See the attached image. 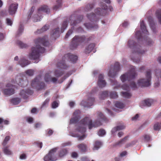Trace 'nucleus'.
Masks as SVG:
<instances>
[{"mask_svg":"<svg viewBox=\"0 0 161 161\" xmlns=\"http://www.w3.org/2000/svg\"><path fill=\"white\" fill-rule=\"evenodd\" d=\"M98 118L93 124L89 118L86 117L83 119L80 122L79 126L76 130V134H71L73 136L77 137L79 140H82L86 136L85 132L86 131V126L88 125L89 129H91L93 127H97L102 125L101 121H106L107 119L103 114L100 112L97 113Z\"/></svg>","mask_w":161,"mask_h":161,"instance_id":"1","label":"nucleus"},{"mask_svg":"<svg viewBox=\"0 0 161 161\" xmlns=\"http://www.w3.org/2000/svg\"><path fill=\"white\" fill-rule=\"evenodd\" d=\"M35 42L36 45V47L32 48L31 52L29 55V58L31 59H38L39 57V53H43L44 52L45 49L40 47V44L46 46L48 44L47 36L42 38H37L35 40Z\"/></svg>","mask_w":161,"mask_h":161,"instance_id":"2","label":"nucleus"},{"mask_svg":"<svg viewBox=\"0 0 161 161\" xmlns=\"http://www.w3.org/2000/svg\"><path fill=\"white\" fill-rule=\"evenodd\" d=\"M137 74L134 68L129 71L127 73L123 74L120 77V79L123 82H127L130 84V86L124 84L121 88L124 90H128L130 88L135 90L137 88V86L133 80L136 76Z\"/></svg>","mask_w":161,"mask_h":161,"instance_id":"3","label":"nucleus"},{"mask_svg":"<svg viewBox=\"0 0 161 161\" xmlns=\"http://www.w3.org/2000/svg\"><path fill=\"white\" fill-rule=\"evenodd\" d=\"M100 6L101 7L102 9L100 8H97L95 10V14H92L87 15L88 18L91 21H97L99 17L98 16L100 15H104L106 13V10L108 9V7L103 4V3L100 4Z\"/></svg>","mask_w":161,"mask_h":161,"instance_id":"4","label":"nucleus"},{"mask_svg":"<svg viewBox=\"0 0 161 161\" xmlns=\"http://www.w3.org/2000/svg\"><path fill=\"white\" fill-rule=\"evenodd\" d=\"M151 71L150 70H148L146 72V78L139 80L138 81V85L142 86H149L151 84Z\"/></svg>","mask_w":161,"mask_h":161,"instance_id":"5","label":"nucleus"},{"mask_svg":"<svg viewBox=\"0 0 161 161\" xmlns=\"http://www.w3.org/2000/svg\"><path fill=\"white\" fill-rule=\"evenodd\" d=\"M95 92L92 91L87 95V99L83 100L81 103V105L84 107H89L92 106L94 102L95 99L93 97Z\"/></svg>","mask_w":161,"mask_h":161,"instance_id":"6","label":"nucleus"},{"mask_svg":"<svg viewBox=\"0 0 161 161\" xmlns=\"http://www.w3.org/2000/svg\"><path fill=\"white\" fill-rule=\"evenodd\" d=\"M57 150V148H55L51 150L49 153L44 158L45 161H54L56 160L58 158L55 155L56 152Z\"/></svg>","mask_w":161,"mask_h":161,"instance_id":"7","label":"nucleus"},{"mask_svg":"<svg viewBox=\"0 0 161 161\" xmlns=\"http://www.w3.org/2000/svg\"><path fill=\"white\" fill-rule=\"evenodd\" d=\"M41 79L40 76H38L36 78L33 80L31 83V86L34 88H35L38 90L43 89L45 87V84L43 82L40 83V80Z\"/></svg>","mask_w":161,"mask_h":161,"instance_id":"8","label":"nucleus"},{"mask_svg":"<svg viewBox=\"0 0 161 161\" xmlns=\"http://www.w3.org/2000/svg\"><path fill=\"white\" fill-rule=\"evenodd\" d=\"M85 39V36H75L72 39L71 45L74 48H76L80 43L84 42Z\"/></svg>","mask_w":161,"mask_h":161,"instance_id":"9","label":"nucleus"},{"mask_svg":"<svg viewBox=\"0 0 161 161\" xmlns=\"http://www.w3.org/2000/svg\"><path fill=\"white\" fill-rule=\"evenodd\" d=\"M120 69L119 63L116 62L113 67H111V69L108 73V76L111 77H114L116 75L117 72Z\"/></svg>","mask_w":161,"mask_h":161,"instance_id":"10","label":"nucleus"},{"mask_svg":"<svg viewBox=\"0 0 161 161\" xmlns=\"http://www.w3.org/2000/svg\"><path fill=\"white\" fill-rule=\"evenodd\" d=\"M6 87V88L2 91L3 92L4 95H10L14 93V86L10 84H7Z\"/></svg>","mask_w":161,"mask_h":161,"instance_id":"11","label":"nucleus"},{"mask_svg":"<svg viewBox=\"0 0 161 161\" xmlns=\"http://www.w3.org/2000/svg\"><path fill=\"white\" fill-rule=\"evenodd\" d=\"M80 111L79 110L75 111L73 113V117L70 120L71 123H75L80 118Z\"/></svg>","mask_w":161,"mask_h":161,"instance_id":"12","label":"nucleus"},{"mask_svg":"<svg viewBox=\"0 0 161 161\" xmlns=\"http://www.w3.org/2000/svg\"><path fill=\"white\" fill-rule=\"evenodd\" d=\"M65 59L69 60L72 62H75L77 59V57L75 55L68 53L65 55L63 57V60H65Z\"/></svg>","mask_w":161,"mask_h":161,"instance_id":"13","label":"nucleus"},{"mask_svg":"<svg viewBox=\"0 0 161 161\" xmlns=\"http://www.w3.org/2000/svg\"><path fill=\"white\" fill-rule=\"evenodd\" d=\"M97 84L100 87L105 86L106 85L105 81L103 80V76L102 74H100L99 76Z\"/></svg>","mask_w":161,"mask_h":161,"instance_id":"14","label":"nucleus"},{"mask_svg":"<svg viewBox=\"0 0 161 161\" xmlns=\"http://www.w3.org/2000/svg\"><path fill=\"white\" fill-rule=\"evenodd\" d=\"M18 6L17 3H13L10 5L8 8V11L10 14H15L17 9Z\"/></svg>","mask_w":161,"mask_h":161,"instance_id":"15","label":"nucleus"},{"mask_svg":"<svg viewBox=\"0 0 161 161\" xmlns=\"http://www.w3.org/2000/svg\"><path fill=\"white\" fill-rule=\"evenodd\" d=\"M33 93V92L30 90H28L26 91L22 90L20 92L19 95L22 98H25L28 95H31Z\"/></svg>","mask_w":161,"mask_h":161,"instance_id":"16","label":"nucleus"},{"mask_svg":"<svg viewBox=\"0 0 161 161\" xmlns=\"http://www.w3.org/2000/svg\"><path fill=\"white\" fill-rule=\"evenodd\" d=\"M153 102V100L151 99H148L144 101H142L140 103V106L142 108L145 106L148 107L150 106Z\"/></svg>","mask_w":161,"mask_h":161,"instance_id":"17","label":"nucleus"},{"mask_svg":"<svg viewBox=\"0 0 161 161\" xmlns=\"http://www.w3.org/2000/svg\"><path fill=\"white\" fill-rule=\"evenodd\" d=\"M45 80L46 82H48L49 81H52L53 82H55L57 79L55 77L51 78L50 73H47L46 74L45 76Z\"/></svg>","mask_w":161,"mask_h":161,"instance_id":"18","label":"nucleus"},{"mask_svg":"<svg viewBox=\"0 0 161 161\" xmlns=\"http://www.w3.org/2000/svg\"><path fill=\"white\" fill-rule=\"evenodd\" d=\"M49 12V10L47 8V7L46 5L40 7L38 10V13L39 14L42 12H46L47 14Z\"/></svg>","mask_w":161,"mask_h":161,"instance_id":"19","label":"nucleus"},{"mask_svg":"<svg viewBox=\"0 0 161 161\" xmlns=\"http://www.w3.org/2000/svg\"><path fill=\"white\" fill-rule=\"evenodd\" d=\"M125 127V126L122 125L117 126L116 127H115L112 130V132L113 134L117 130H119L124 129Z\"/></svg>","mask_w":161,"mask_h":161,"instance_id":"20","label":"nucleus"},{"mask_svg":"<svg viewBox=\"0 0 161 161\" xmlns=\"http://www.w3.org/2000/svg\"><path fill=\"white\" fill-rule=\"evenodd\" d=\"M94 46L95 45L93 43L90 44L85 49V53H90L93 49Z\"/></svg>","mask_w":161,"mask_h":161,"instance_id":"21","label":"nucleus"},{"mask_svg":"<svg viewBox=\"0 0 161 161\" xmlns=\"http://www.w3.org/2000/svg\"><path fill=\"white\" fill-rule=\"evenodd\" d=\"M58 68L65 69L67 67V66L65 64L64 61L59 62L57 64Z\"/></svg>","mask_w":161,"mask_h":161,"instance_id":"22","label":"nucleus"},{"mask_svg":"<svg viewBox=\"0 0 161 161\" xmlns=\"http://www.w3.org/2000/svg\"><path fill=\"white\" fill-rule=\"evenodd\" d=\"M29 64V62L25 59H23L19 61V64L22 67H24Z\"/></svg>","mask_w":161,"mask_h":161,"instance_id":"23","label":"nucleus"},{"mask_svg":"<svg viewBox=\"0 0 161 161\" xmlns=\"http://www.w3.org/2000/svg\"><path fill=\"white\" fill-rule=\"evenodd\" d=\"M140 26L142 32L147 33V31L146 30V27L144 22L143 20H141L140 21Z\"/></svg>","mask_w":161,"mask_h":161,"instance_id":"24","label":"nucleus"},{"mask_svg":"<svg viewBox=\"0 0 161 161\" xmlns=\"http://www.w3.org/2000/svg\"><path fill=\"white\" fill-rule=\"evenodd\" d=\"M78 147L80 150L82 152H85L86 150V146L83 144H81L78 146Z\"/></svg>","mask_w":161,"mask_h":161,"instance_id":"25","label":"nucleus"},{"mask_svg":"<svg viewBox=\"0 0 161 161\" xmlns=\"http://www.w3.org/2000/svg\"><path fill=\"white\" fill-rule=\"evenodd\" d=\"M156 17L161 24V9L158 10L156 12Z\"/></svg>","mask_w":161,"mask_h":161,"instance_id":"26","label":"nucleus"},{"mask_svg":"<svg viewBox=\"0 0 161 161\" xmlns=\"http://www.w3.org/2000/svg\"><path fill=\"white\" fill-rule=\"evenodd\" d=\"M102 145L101 142L99 141H96L95 143L93 150H97Z\"/></svg>","mask_w":161,"mask_h":161,"instance_id":"27","label":"nucleus"},{"mask_svg":"<svg viewBox=\"0 0 161 161\" xmlns=\"http://www.w3.org/2000/svg\"><path fill=\"white\" fill-rule=\"evenodd\" d=\"M83 19V16H80L77 19V21H74L72 23V21L71 22V25H75L77 23H79L81 21L82 19Z\"/></svg>","mask_w":161,"mask_h":161,"instance_id":"28","label":"nucleus"},{"mask_svg":"<svg viewBox=\"0 0 161 161\" xmlns=\"http://www.w3.org/2000/svg\"><path fill=\"white\" fill-rule=\"evenodd\" d=\"M109 94V92L107 91L103 92L101 94L100 98L102 99H104L108 97Z\"/></svg>","mask_w":161,"mask_h":161,"instance_id":"29","label":"nucleus"},{"mask_svg":"<svg viewBox=\"0 0 161 161\" xmlns=\"http://www.w3.org/2000/svg\"><path fill=\"white\" fill-rule=\"evenodd\" d=\"M67 150L65 149H62L59 153V156L60 157H63L67 153Z\"/></svg>","mask_w":161,"mask_h":161,"instance_id":"30","label":"nucleus"},{"mask_svg":"<svg viewBox=\"0 0 161 161\" xmlns=\"http://www.w3.org/2000/svg\"><path fill=\"white\" fill-rule=\"evenodd\" d=\"M57 5L55 6L53 8L54 10H57L61 6L62 0H57Z\"/></svg>","mask_w":161,"mask_h":161,"instance_id":"31","label":"nucleus"},{"mask_svg":"<svg viewBox=\"0 0 161 161\" xmlns=\"http://www.w3.org/2000/svg\"><path fill=\"white\" fill-rule=\"evenodd\" d=\"M20 99L18 98H14L11 100V102L14 105L18 104L20 102Z\"/></svg>","mask_w":161,"mask_h":161,"instance_id":"32","label":"nucleus"},{"mask_svg":"<svg viewBox=\"0 0 161 161\" xmlns=\"http://www.w3.org/2000/svg\"><path fill=\"white\" fill-rule=\"evenodd\" d=\"M49 26L48 25H44L41 30H38L37 32L38 33H41L43 31H46L48 29Z\"/></svg>","mask_w":161,"mask_h":161,"instance_id":"33","label":"nucleus"},{"mask_svg":"<svg viewBox=\"0 0 161 161\" xmlns=\"http://www.w3.org/2000/svg\"><path fill=\"white\" fill-rule=\"evenodd\" d=\"M161 128V122L156 123L154 125V129L156 130H159Z\"/></svg>","mask_w":161,"mask_h":161,"instance_id":"34","label":"nucleus"},{"mask_svg":"<svg viewBox=\"0 0 161 161\" xmlns=\"http://www.w3.org/2000/svg\"><path fill=\"white\" fill-rule=\"evenodd\" d=\"M121 95L125 98H129L131 96V94L130 93L127 92H121Z\"/></svg>","mask_w":161,"mask_h":161,"instance_id":"35","label":"nucleus"},{"mask_svg":"<svg viewBox=\"0 0 161 161\" xmlns=\"http://www.w3.org/2000/svg\"><path fill=\"white\" fill-rule=\"evenodd\" d=\"M128 46L129 47L133 48L136 46V43L133 40H130L128 42Z\"/></svg>","mask_w":161,"mask_h":161,"instance_id":"36","label":"nucleus"},{"mask_svg":"<svg viewBox=\"0 0 161 161\" xmlns=\"http://www.w3.org/2000/svg\"><path fill=\"white\" fill-rule=\"evenodd\" d=\"M67 24L68 23L67 21H64L63 23L61 29V33L63 32L64 30L66 28L67 26Z\"/></svg>","mask_w":161,"mask_h":161,"instance_id":"37","label":"nucleus"},{"mask_svg":"<svg viewBox=\"0 0 161 161\" xmlns=\"http://www.w3.org/2000/svg\"><path fill=\"white\" fill-rule=\"evenodd\" d=\"M85 26L88 29H91L92 28H97V25H96L95 26H93V25L90 24L86 23L84 24Z\"/></svg>","mask_w":161,"mask_h":161,"instance_id":"38","label":"nucleus"},{"mask_svg":"<svg viewBox=\"0 0 161 161\" xmlns=\"http://www.w3.org/2000/svg\"><path fill=\"white\" fill-rule=\"evenodd\" d=\"M94 6V5L92 4H87L85 9V11H88L90 10Z\"/></svg>","mask_w":161,"mask_h":161,"instance_id":"39","label":"nucleus"},{"mask_svg":"<svg viewBox=\"0 0 161 161\" xmlns=\"http://www.w3.org/2000/svg\"><path fill=\"white\" fill-rule=\"evenodd\" d=\"M115 105L116 107L120 108H122L124 107V105L123 103L119 102H116Z\"/></svg>","mask_w":161,"mask_h":161,"instance_id":"40","label":"nucleus"},{"mask_svg":"<svg viewBox=\"0 0 161 161\" xmlns=\"http://www.w3.org/2000/svg\"><path fill=\"white\" fill-rule=\"evenodd\" d=\"M127 137H125L123 139L117 142L115 145H120L124 143L127 139Z\"/></svg>","mask_w":161,"mask_h":161,"instance_id":"41","label":"nucleus"},{"mask_svg":"<svg viewBox=\"0 0 161 161\" xmlns=\"http://www.w3.org/2000/svg\"><path fill=\"white\" fill-rule=\"evenodd\" d=\"M17 43L20 47L22 48L26 47L27 46L26 44L23 43L20 41H18L17 42Z\"/></svg>","mask_w":161,"mask_h":161,"instance_id":"42","label":"nucleus"},{"mask_svg":"<svg viewBox=\"0 0 161 161\" xmlns=\"http://www.w3.org/2000/svg\"><path fill=\"white\" fill-rule=\"evenodd\" d=\"M109 96L111 98H116L118 97L117 93L116 92H110Z\"/></svg>","mask_w":161,"mask_h":161,"instance_id":"43","label":"nucleus"},{"mask_svg":"<svg viewBox=\"0 0 161 161\" xmlns=\"http://www.w3.org/2000/svg\"><path fill=\"white\" fill-rule=\"evenodd\" d=\"M3 152L6 155H9L12 153L11 151L9 150L8 147H6L3 149Z\"/></svg>","mask_w":161,"mask_h":161,"instance_id":"44","label":"nucleus"},{"mask_svg":"<svg viewBox=\"0 0 161 161\" xmlns=\"http://www.w3.org/2000/svg\"><path fill=\"white\" fill-rule=\"evenodd\" d=\"M106 132L104 130L101 129L98 132V134L100 136H103L105 135Z\"/></svg>","mask_w":161,"mask_h":161,"instance_id":"45","label":"nucleus"},{"mask_svg":"<svg viewBox=\"0 0 161 161\" xmlns=\"http://www.w3.org/2000/svg\"><path fill=\"white\" fill-rule=\"evenodd\" d=\"M5 125H8L9 124V121L7 120H4L1 118H0V125L2 124Z\"/></svg>","mask_w":161,"mask_h":161,"instance_id":"46","label":"nucleus"},{"mask_svg":"<svg viewBox=\"0 0 161 161\" xmlns=\"http://www.w3.org/2000/svg\"><path fill=\"white\" fill-rule=\"evenodd\" d=\"M25 73L27 75L30 76L33 75L34 74V71L31 69H29L26 71Z\"/></svg>","mask_w":161,"mask_h":161,"instance_id":"47","label":"nucleus"},{"mask_svg":"<svg viewBox=\"0 0 161 161\" xmlns=\"http://www.w3.org/2000/svg\"><path fill=\"white\" fill-rule=\"evenodd\" d=\"M59 29L58 28L57 29H56L55 30L53 31V33L52 34L53 36H56V35H58L59 34Z\"/></svg>","mask_w":161,"mask_h":161,"instance_id":"48","label":"nucleus"},{"mask_svg":"<svg viewBox=\"0 0 161 161\" xmlns=\"http://www.w3.org/2000/svg\"><path fill=\"white\" fill-rule=\"evenodd\" d=\"M136 35V37L138 39L140 38L141 37V33L139 31L137 30V29L135 31Z\"/></svg>","mask_w":161,"mask_h":161,"instance_id":"49","label":"nucleus"},{"mask_svg":"<svg viewBox=\"0 0 161 161\" xmlns=\"http://www.w3.org/2000/svg\"><path fill=\"white\" fill-rule=\"evenodd\" d=\"M23 26H21L19 30H18V32H17V36H18L23 31Z\"/></svg>","mask_w":161,"mask_h":161,"instance_id":"50","label":"nucleus"},{"mask_svg":"<svg viewBox=\"0 0 161 161\" xmlns=\"http://www.w3.org/2000/svg\"><path fill=\"white\" fill-rule=\"evenodd\" d=\"M63 73L61 72L58 70H56L55 72V75L56 76L58 77L62 75Z\"/></svg>","mask_w":161,"mask_h":161,"instance_id":"51","label":"nucleus"},{"mask_svg":"<svg viewBox=\"0 0 161 161\" xmlns=\"http://www.w3.org/2000/svg\"><path fill=\"white\" fill-rule=\"evenodd\" d=\"M144 139L146 141H149L150 139V136L148 135H145L143 136Z\"/></svg>","mask_w":161,"mask_h":161,"instance_id":"52","label":"nucleus"},{"mask_svg":"<svg viewBox=\"0 0 161 161\" xmlns=\"http://www.w3.org/2000/svg\"><path fill=\"white\" fill-rule=\"evenodd\" d=\"M9 136H7L4 140L3 143V145H5L7 143V142L9 140Z\"/></svg>","mask_w":161,"mask_h":161,"instance_id":"53","label":"nucleus"},{"mask_svg":"<svg viewBox=\"0 0 161 161\" xmlns=\"http://www.w3.org/2000/svg\"><path fill=\"white\" fill-rule=\"evenodd\" d=\"M58 106V103L56 101H54L52 104V107L53 108H55Z\"/></svg>","mask_w":161,"mask_h":161,"instance_id":"54","label":"nucleus"},{"mask_svg":"<svg viewBox=\"0 0 161 161\" xmlns=\"http://www.w3.org/2000/svg\"><path fill=\"white\" fill-rule=\"evenodd\" d=\"M6 23L8 25L11 26L12 24V21L11 19L7 18L6 19Z\"/></svg>","mask_w":161,"mask_h":161,"instance_id":"55","label":"nucleus"},{"mask_svg":"<svg viewBox=\"0 0 161 161\" xmlns=\"http://www.w3.org/2000/svg\"><path fill=\"white\" fill-rule=\"evenodd\" d=\"M26 81H24L22 80H21V81L19 82L18 84L19 86H20L22 87H24V86L23 85V84L26 83Z\"/></svg>","mask_w":161,"mask_h":161,"instance_id":"56","label":"nucleus"},{"mask_svg":"<svg viewBox=\"0 0 161 161\" xmlns=\"http://www.w3.org/2000/svg\"><path fill=\"white\" fill-rule=\"evenodd\" d=\"M72 30H69L67 33L66 34L65 36V38H67L72 33Z\"/></svg>","mask_w":161,"mask_h":161,"instance_id":"57","label":"nucleus"},{"mask_svg":"<svg viewBox=\"0 0 161 161\" xmlns=\"http://www.w3.org/2000/svg\"><path fill=\"white\" fill-rule=\"evenodd\" d=\"M49 101V99H46L45 101L44 102L43 104L42 105V107H43L45 106L46 104H47Z\"/></svg>","mask_w":161,"mask_h":161,"instance_id":"58","label":"nucleus"},{"mask_svg":"<svg viewBox=\"0 0 161 161\" xmlns=\"http://www.w3.org/2000/svg\"><path fill=\"white\" fill-rule=\"evenodd\" d=\"M26 158V155L25 154H22L20 156V158L21 159H25Z\"/></svg>","mask_w":161,"mask_h":161,"instance_id":"59","label":"nucleus"},{"mask_svg":"<svg viewBox=\"0 0 161 161\" xmlns=\"http://www.w3.org/2000/svg\"><path fill=\"white\" fill-rule=\"evenodd\" d=\"M27 120L29 123H31L33 121V119L31 117H29L27 118Z\"/></svg>","mask_w":161,"mask_h":161,"instance_id":"60","label":"nucleus"},{"mask_svg":"<svg viewBox=\"0 0 161 161\" xmlns=\"http://www.w3.org/2000/svg\"><path fill=\"white\" fill-rule=\"evenodd\" d=\"M71 156L73 158H76L78 156V154L74 152L72 153Z\"/></svg>","mask_w":161,"mask_h":161,"instance_id":"61","label":"nucleus"},{"mask_svg":"<svg viewBox=\"0 0 161 161\" xmlns=\"http://www.w3.org/2000/svg\"><path fill=\"white\" fill-rule=\"evenodd\" d=\"M139 117V115L138 114H136L135 116L132 118V120H136Z\"/></svg>","mask_w":161,"mask_h":161,"instance_id":"62","label":"nucleus"},{"mask_svg":"<svg viewBox=\"0 0 161 161\" xmlns=\"http://www.w3.org/2000/svg\"><path fill=\"white\" fill-rule=\"evenodd\" d=\"M127 154V152L126 151H123L120 154V155L121 157H123L125 156Z\"/></svg>","mask_w":161,"mask_h":161,"instance_id":"63","label":"nucleus"},{"mask_svg":"<svg viewBox=\"0 0 161 161\" xmlns=\"http://www.w3.org/2000/svg\"><path fill=\"white\" fill-rule=\"evenodd\" d=\"M53 133V131L51 130H49L48 131L47 135L48 136H50Z\"/></svg>","mask_w":161,"mask_h":161,"instance_id":"64","label":"nucleus"}]
</instances>
